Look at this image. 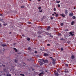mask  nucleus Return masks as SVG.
<instances>
[{
	"label": "nucleus",
	"instance_id": "12",
	"mask_svg": "<svg viewBox=\"0 0 76 76\" xmlns=\"http://www.w3.org/2000/svg\"><path fill=\"white\" fill-rule=\"evenodd\" d=\"M13 49H14V50H15V52H17L18 51V50H17L16 48H13Z\"/></svg>",
	"mask_w": 76,
	"mask_h": 76
},
{
	"label": "nucleus",
	"instance_id": "38",
	"mask_svg": "<svg viewBox=\"0 0 76 76\" xmlns=\"http://www.w3.org/2000/svg\"><path fill=\"white\" fill-rule=\"evenodd\" d=\"M61 51H63V48H61Z\"/></svg>",
	"mask_w": 76,
	"mask_h": 76
},
{
	"label": "nucleus",
	"instance_id": "33",
	"mask_svg": "<svg viewBox=\"0 0 76 76\" xmlns=\"http://www.w3.org/2000/svg\"><path fill=\"white\" fill-rule=\"evenodd\" d=\"M28 24H31V22H28Z\"/></svg>",
	"mask_w": 76,
	"mask_h": 76
},
{
	"label": "nucleus",
	"instance_id": "21",
	"mask_svg": "<svg viewBox=\"0 0 76 76\" xmlns=\"http://www.w3.org/2000/svg\"><path fill=\"white\" fill-rule=\"evenodd\" d=\"M27 41H30V40H31V39L30 38H28L27 39Z\"/></svg>",
	"mask_w": 76,
	"mask_h": 76
},
{
	"label": "nucleus",
	"instance_id": "27",
	"mask_svg": "<svg viewBox=\"0 0 76 76\" xmlns=\"http://www.w3.org/2000/svg\"><path fill=\"white\" fill-rule=\"evenodd\" d=\"M41 9V7H38L39 10H40Z\"/></svg>",
	"mask_w": 76,
	"mask_h": 76
},
{
	"label": "nucleus",
	"instance_id": "37",
	"mask_svg": "<svg viewBox=\"0 0 76 76\" xmlns=\"http://www.w3.org/2000/svg\"><path fill=\"white\" fill-rule=\"evenodd\" d=\"M47 45H48V46H50V44H47Z\"/></svg>",
	"mask_w": 76,
	"mask_h": 76
},
{
	"label": "nucleus",
	"instance_id": "20",
	"mask_svg": "<svg viewBox=\"0 0 76 76\" xmlns=\"http://www.w3.org/2000/svg\"><path fill=\"white\" fill-rule=\"evenodd\" d=\"M18 61V60L16 59H15L14 61V62H15V63H17V61Z\"/></svg>",
	"mask_w": 76,
	"mask_h": 76
},
{
	"label": "nucleus",
	"instance_id": "26",
	"mask_svg": "<svg viewBox=\"0 0 76 76\" xmlns=\"http://www.w3.org/2000/svg\"><path fill=\"white\" fill-rule=\"evenodd\" d=\"M20 75H21V76H25V75H24V74H20Z\"/></svg>",
	"mask_w": 76,
	"mask_h": 76
},
{
	"label": "nucleus",
	"instance_id": "10",
	"mask_svg": "<svg viewBox=\"0 0 76 76\" xmlns=\"http://www.w3.org/2000/svg\"><path fill=\"white\" fill-rule=\"evenodd\" d=\"M71 58H72V59H74V58H75V56H74V55H72L71 56Z\"/></svg>",
	"mask_w": 76,
	"mask_h": 76
},
{
	"label": "nucleus",
	"instance_id": "22",
	"mask_svg": "<svg viewBox=\"0 0 76 76\" xmlns=\"http://www.w3.org/2000/svg\"><path fill=\"white\" fill-rule=\"evenodd\" d=\"M24 7H25V6H21V8H24Z\"/></svg>",
	"mask_w": 76,
	"mask_h": 76
},
{
	"label": "nucleus",
	"instance_id": "1",
	"mask_svg": "<svg viewBox=\"0 0 76 76\" xmlns=\"http://www.w3.org/2000/svg\"><path fill=\"white\" fill-rule=\"evenodd\" d=\"M40 61H39L40 63H41V64H40V66H41L42 64L41 63V61H42L43 62H44V63H47L48 62V60H44V59H39Z\"/></svg>",
	"mask_w": 76,
	"mask_h": 76
},
{
	"label": "nucleus",
	"instance_id": "40",
	"mask_svg": "<svg viewBox=\"0 0 76 76\" xmlns=\"http://www.w3.org/2000/svg\"><path fill=\"white\" fill-rule=\"evenodd\" d=\"M1 26H2L1 24L0 23V28L1 27Z\"/></svg>",
	"mask_w": 76,
	"mask_h": 76
},
{
	"label": "nucleus",
	"instance_id": "32",
	"mask_svg": "<svg viewBox=\"0 0 76 76\" xmlns=\"http://www.w3.org/2000/svg\"><path fill=\"white\" fill-rule=\"evenodd\" d=\"M54 11H56V8H54Z\"/></svg>",
	"mask_w": 76,
	"mask_h": 76
},
{
	"label": "nucleus",
	"instance_id": "2",
	"mask_svg": "<svg viewBox=\"0 0 76 76\" xmlns=\"http://www.w3.org/2000/svg\"><path fill=\"white\" fill-rule=\"evenodd\" d=\"M64 12L65 14L66 15H67V14H68V10H65Z\"/></svg>",
	"mask_w": 76,
	"mask_h": 76
},
{
	"label": "nucleus",
	"instance_id": "45",
	"mask_svg": "<svg viewBox=\"0 0 76 76\" xmlns=\"http://www.w3.org/2000/svg\"><path fill=\"white\" fill-rule=\"evenodd\" d=\"M22 36H23V37H25V35H24V34H23Z\"/></svg>",
	"mask_w": 76,
	"mask_h": 76
},
{
	"label": "nucleus",
	"instance_id": "39",
	"mask_svg": "<svg viewBox=\"0 0 76 76\" xmlns=\"http://www.w3.org/2000/svg\"><path fill=\"white\" fill-rule=\"evenodd\" d=\"M0 66H2V64L0 63Z\"/></svg>",
	"mask_w": 76,
	"mask_h": 76
},
{
	"label": "nucleus",
	"instance_id": "53",
	"mask_svg": "<svg viewBox=\"0 0 76 76\" xmlns=\"http://www.w3.org/2000/svg\"><path fill=\"white\" fill-rule=\"evenodd\" d=\"M64 37H66V36L65 35H64Z\"/></svg>",
	"mask_w": 76,
	"mask_h": 76
},
{
	"label": "nucleus",
	"instance_id": "30",
	"mask_svg": "<svg viewBox=\"0 0 76 76\" xmlns=\"http://www.w3.org/2000/svg\"><path fill=\"white\" fill-rule=\"evenodd\" d=\"M50 19H51V20H53V19H54V17H51Z\"/></svg>",
	"mask_w": 76,
	"mask_h": 76
},
{
	"label": "nucleus",
	"instance_id": "17",
	"mask_svg": "<svg viewBox=\"0 0 76 76\" xmlns=\"http://www.w3.org/2000/svg\"><path fill=\"white\" fill-rule=\"evenodd\" d=\"M60 2V1H56V3H59Z\"/></svg>",
	"mask_w": 76,
	"mask_h": 76
},
{
	"label": "nucleus",
	"instance_id": "31",
	"mask_svg": "<svg viewBox=\"0 0 76 76\" xmlns=\"http://www.w3.org/2000/svg\"><path fill=\"white\" fill-rule=\"evenodd\" d=\"M59 69H58L57 70V71L58 72H59V73H60V71H59Z\"/></svg>",
	"mask_w": 76,
	"mask_h": 76
},
{
	"label": "nucleus",
	"instance_id": "18",
	"mask_svg": "<svg viewBox=\"0 0 76 76\" xmlns=\"http://www.w3.org/2000/svg\"><path fill=\"white\" fill-rule=\"evenodd\" d=\"M44 56H48V55L47 54L45 53L44 54Z\"/></svg>",
	"mask_w": 76,
	"mask_h": 76
},
{
	"label": "nucleus",
	"instance_id": "52",
	"mask_svg": "<svg viewBox=\"0 0 76 76\" xmlns=\"http://www.w3.org/2000/svg\"><path fill=\"white\" fill-rule=\"evenodd\" d=\"M4 26H5V24H4Z\"/></svg>",
	"mask_w": 76,
	"mask_h": 76
},
{
	"label": "nucleus",
	"instance_id": "11",
	"mask_svg": "<svg viewBox=\"0 0 76 76\" xmlns=\"http://www.w3.org/2000/svg\"><path fill=\"white\" fill-rule=\"evenodd\" d=\"M60 15H61V16H62L63 17H65V15H64V14L63 13L62 14H61Z\"/></svg>",
	"mask_w": 76,
	"mask_h": 76
},
{
	"label": "nucleus",
	"instance_id": "16",
	"mask_svg": "<svg viewBox=\"0 0 76 76\" xmlns=\"http://www.w3.org/2000/svg\"><path fill=\"white\" fill-rule=\"evenodd\" d=\"M7 76H11V74H7Z\"/></svg>",
	"mask_w": 76,
	"mask_h": 76
},
{
	"label": "nucleus",
	"instance_id": "28",
	"mask_svg": "<svg viewBox=\"0 0 76 76\" xmlns=\"http://www.w3.org/2000/svg\"><path fill=\"white\" fill-rule=\"evenodd\" d=\"M28 50H31V48L30 47H29L28 48Z\"/></svg>",
	"mask_w": 76,
	"mask_h": 76
},
{
	"label": "nucleus",
	"instance_id": "24",
	"mask_svg": "<svg viewBox=\"0 0 76 76\" xmlns=\"http://www.w3.org/2000/svg\"><path fill=\"white\" fill-rule=\"evenodd\" d=\"M56 16V17H58V14H57L56 15H55Z\"/></svg>",
	"mask_w": 76,
	"mask_h": 76
},
{
	"label": "nucleus",
	"instance_id": "8",
	"mask_svg": "<svg viewBox=\"0 0 76 76\" xmlns=\"http://www.w3.org/2000/svg\"><path fill=\"white\" fill-rule=\"evenodd\" d=\"M69 34L71 35H72V36H73V35H74V34H73L72 32H70Z\"/></svg>",
	"mask_w": 76,
	"mask_h": 76
},
{
	"label": "nucleus",
	"instance_id": "25",
	"mask_svg": "<svg viewBox=\"0 0 76 76\" xmlns=\"http://www.w3.org/2000/svg\"><path fill=\"white\" fill-rule=\"evenodd\" d=\"M39 34H41V31H38Z\"/></svg>",
	"mask_w": 76,
	"mask_h": 76
},
{
	"label": "nucleus",
	"instance_id": "46",
	"mask_svg": "<svg viewBox=\"0 0 76 76\" xmlns=\"http://www.w3.org/2000/svg\"><path fill=\"white\" fill-rule=\"evenodd\" d=\"M54 14H56V12H54Z\"/></svg>",
	"mask_w": 76,
	"mask_h": 76
},
{
	"label": "nucleus",
	"instance_id": "14",
	"mask_svg": "<svg viewBox=\"0 0 76 76\" xmlns=\"http://www.w3.org/2000/svg\"><path fill=\"white\" fill-rule=\"evenodd\" d=\"M2 47H4L5 46H7V45H6V44H3L2 45Z\"/></svg>",
	"mask_w": 76,
	"mask_h": 76
},
{
	"label": "nucleus",
	"instance_id": "34",
	"mask_svg": "<svg viewBox=\"0 0 76 76\" xmlns=\"http://www.w3.org/2000/svg\"><path fill=\"white\" fill-rule=\"evenodd\" d=\"M50 37L51 38H53V36L50 35Z\"/></svg>",
	"mask_w": 76,
	"mask_h": 76
},
{
	"label": "nucleus",
	"instance_id": "54",
	"mask_svg": "<svg viewBox=\"0 0 76 76\" xmlns=\"http://www.w3.org/2000/svg\"><path fill=\"white\" fill-rule=\"evenodd\" d=\"M0 15H1V16H2V14H1Z\"/></svg>",
	"mask_w": 76,
	"mask_h": 76
},
{
	"label": "nucleus",
	"instance_id": "42",
	"mask_svg": "<svg viewBox=\"0 0 76 76\" xmlns=\"http://www.w3.org/2000/svg\"><path fill=\"white\" fill-rule=\"evenodd\" d=\"M34 53H37V51H35L34 52Z\"/></svg>",
	"mask_w": 76,
	"mask_h": 76
},
{
	"label": "nucleus",
	"instance_id": "35",
	"mask_svg": "<svg viewBox=\"0 0 76 76\" xmlns=\"http://www.w3.org/2000/svg\"><path fill=\"white\" fill-rule=\"evenodd\" d=\"M58 7H60V4H58Z\"/></svg>",
	"mask_w": 76,
	"mask_h": 76
},
{
	"label": "nucleus",
	"instance_id": "15",
	"mask_svg": "<svg viewBox=\"0 0 76 76\" xmlns=\"http://www.w3.org/2000/svg\"><path fill=\"white\" fill-rule=\"evenodd\" d=\"M72 18L73 19H76V17L75 16H73L72 17Z\"/></svg>",
	"mask_w": 76,
	"mask_h": 76
},
{
	"label": "nucleus",
	"instance_id": "59",
	"mask_svg": "<svg viewBox=\"0 0 76 76\" xmlns=\"http://www.w3.org/2000/svg\"><path fill=\"white\" fill-rule=\"evenodd\" d=\"M46 72H47V71H46Z\"/></svg>",
	"mask_w": 76,
	"mask_h": 76
},
{
	"label": "nucleus",
	"instance_id": "43",
	"mask_svg": "<svg viewBox=\"0 0 76 76\" xmlns=\"http://www.w3.org/2000/svg\"><path fill=\"white\" fill-rule=\"evenodd\" d=\"M52 16H54V14H52Z\"/></svg>",
	"mask_w": 76,
	"mask_h": 76
},
{
	"label": "nucleus",
	"instance_id": "55",
	"mask_svg": "<svg viewBox=\"0 0 76 76\" xmlns=\"http://www.w3.org/2000/svg\"><path fill=\"white\" fill-rule=\"evenodd\" d=\"M65 73H66V71H65Z\"/></svg>",
	"mask_w": 76,
	"mask_h": 76
},
{
	"label": "nucleus",
	"instance_id": "41",
	"mask_svg": "<svg viewBox=\"0 0 76 76\" xmlns=\"http://www.w3.org/2000/svg\"><path fill=\"white\" fill-rule=\"evenodd\" d=\"M41 37V36H38V37L39 38H40Z\"/></svg>",
	"mask_w": 76,
	"mask_h": 76
},
{
	"label": "nucleus",
	"instance_id": "6",
	"mask_svg": "<svg viewBox=\"0 0 76 76\" xmlns=\"http://www.w3.org/2000/svg\"><path fill=\"white\" fill-rule=\"evenodd\" d=\"M41 51H44V47H42V49H40Z\"/></svg>",
	"mask_w": 76,
	"mask_h": 76
},
{
	"label": "nucleus",
	"instance_id": "49",
	"mask_svg": "<svg viewBox=\"0 0 76 76\" xmlns=\"http://www.w3.org/2000/svg\"><path fill=\"white\" fill-rule=\"evenodd\" d=\"M74 9H76V8H75V7H74Z\"/></svg>",
	"mask_w": 76,
	"mask_h": 76
},
{
	"label": "nucleus",
	"instance_id": "4",
	"mask_svg": "<svg viewBox=\"0 0 76 76\" xmlns=\"http://www.w3.org/2000/svg\"><path fill=\"white\" fill-rule=\"evenodd\" d=\"M74 15H73V13H70L69 14V16H74Z\"/></svg>",
	"mask_w": 76,
	"mask_h": 76
},
{
	"label": "nucleus",
	"instance_id": "23",
	"mask_svg": "<svg viewBox=\"0 0 76 76\" xmlns=\"http://www.w3.org/2000/svg\"><path fill=\"white\" fill-rule=\"evenodd\" d=\"M3 70L4 72H6V68H4Z\"/></svg>",
	"mask_w": 76,
	"mask_h": 76
},
{
	"label": "nucleus",
	"instance_id": "47",
	"mask_svg": "<svg viewBox=\"0 0 76 76\" xmlns=\"http://www.w3.org/2000/svg\"><path fill=\"white\" fill-rule=\"evenodd\" d=\"M66 31H69V30H68V29H67L66 30Z\"/></svg>",
	"mask_w": 76,
	"mask_h": 76
},
{
	"label": "nucleus",
	"instance_id": "3",
	"mask_svg": "<svg viewBox=\"0 0 76 76\" xmlns=\"http://www.w3.org/2000/svg\"><path fill=\"white\" fill-rule=\"evenodd\" d=\"M54 73H55V75L56 76H58V72H54Z\"/></svg>",
	"mask_w": 76,
	"mask_h": 76
},
{
	"label": "nucleus",
	"instance_id": "5",
	"mask_svg": "<svg viewBox=\"0 0 76 76\" xmlns=\"http://www.w3.org/2000/svg\"><path fill=\"white\" fill-rule=\"evenodd\" d=\"M56 61H55V60L54 59L53 60V62L52 63L53 64H55V62Z\"/></svg>",
	"mask_w": 76,
	"mask_h": 76
},
{
	"label": "nucleus",
	"instance_id": "7",
	"mask_svg": "<svg viewBox=\"0 0 76 76\" xmlns=\"http://www.w3.org/2000/svg\"><path fill=\"white\" fill-rule=\"evenodd\" d=\"M43 74H44V73L42 72L40 73L39 74V76H41V75H43Z\"/></svg>",
	"mask_w": 76,
	"mask_h": 76
},
{
	"label": "nucleus",
	"instance_id": "29",
	"mask_svg": "<svg viewBox=\"0 0 76 76\" xmlns=\"http://www.w3.org/2000/svg\"><path fill=\"white\" fill-rule=\"evenodd\" d=\"M40 12H42V10H39Z\"/></svg>",
	"mask_w": 76,
	"mask_h": 76
},
{
	"label": "nucleus",
	"instance_id": "50",
	"mask_svg": "<svg viewBox=\"0 0 76 76\" xmlns=\"http://www.w3.org/2000/svg\"><path fill=\"white\" fill-rule=\"evenodd\" d=\"M16 45V43H15L14 44V45Z\"/></svg>",
	"mask_w": 76,
	"mask_h": 76
},
{
	"label": "nucleus",
	"instance_id": "13",
	"mask_svg": "<svg viewBox=\"0 0 76 76\" xmlns=\"http://www.w3.org/2000/svg\"><path fill=\"white\" fill-rule=\"evenodd\" d=\"M74 21H72V22L71 23V25H73V24H74Z\"/></svg>",
	"mask_w": 76,
	"mask_h": 76
},
{
	"label": "nucleus",
	"instance_id": "51",
	"mask_svg": "<svg viewBox=\"0 0 76 76\" xmlns=\"http://www.w3.org/2000/svg\"><path fill=\"white\" fill-rule=\"evenodd\" d=\"M50 58H52V57H50Z\"/></svg>",
	"mask_w": 76,
	"mask_h": 76
},
{
	"label": "nucleus",
	"instance_id": "36",
	"mask_svg": "<svg viewBox=\"0 0 76 76\" xmlns=\"http://www.w3.org/2000/svg\"><path fill=\"white\" fill-rule=\"evenodd\" d=\"M2 66H3V67H5V65H3V64H2Z\"/></svg>",
	"mask_w": 76,
	"mask_h": 76
},
{
	"label": "nucleus",
	"instance_id": "57",
	"mask_svg": "<svg viewBox=\"0 0 76 76\" xmlns=\"http://www.w3.org/2000/svg\"><path fill=\"white\" fill-rule=\"evenodd\" d=\"M38 1H40V0H38Z\"/></svg>",
	"mask_w": 76,
	"mask_h": 76
},
{
	"label": "nucleus",
	"instance_id": "48",
	"mask_svg": "<svg viewBox=\"0 0 76 76\" xmlns=\"http://www.w3.org/2000/svg\"><path fill=\"white\" fill-rule=\"evenodd\" d=\"M9 34H12V32H10L9 33Z\"/></svg>",
	"mask_w": 76,
	"mask_h": 76
},
{
	"label": "nucleus",
	"instance_id": "19",
	"mask_svg": "<svg viewBox=\"0 0 76 76\" xmlns=\"http://www.w3.org/2000/svg\"><path fill=\"white\" fill-rule=\"evenodd\" d=\"M60 25H61V26H63V25H64V24H63V23H61V24H60Z\"/></svg>",
	"mask_w": 76,
	"mask_h": 76
},
{
	"label": "nucleus",
	"instance_id": "9",
	"mask_svg": "<svg viewBox=\"0 0 76 76\" xmlns=\"http://www.w3.org/2000/svg\"><path fill=\"white\" fill-rule=\"evenodd\" d=\"M51 27L50 26H49L48 27V28L46 29L47 30H49L50 29Z\"/></svg>",
	"mask_w": 76,
	"mask_h": 76
},
{
	"label": "nucleus",
	"instance_id": "56",
	"mask_svg": "<svg viewBox=\"0 0 76 76\" xmlns=\"http://www.w3.org/2000/svg\"><path fill=\"white\" fill-rule=\"evenodd\" d=\"M29 1H31L32 0H29Z\"/></svg>",
	"mask_w": 76,
	"mask_h": 76
},
{
	"label": "nucleus",
	"instance_id": "44",
	"mask_svg": "<svg viewBox=\"0 0 76 76\" xmlns=\"http://www.w3.org/2000/svg\"><path fill=\"white\" fill-rule=\"evenodd\" d=\"M65 65H66V66H68V64H65Z\"/></svg>",
	"mask_w": 76,
	"mask_h": 76
},
{
	"label": "nucleus",
	"instance_id": "58",
	"mask_svg": "<svg viewBox=\"0 0 76 76\" xmlns=\"http://www.w3.org/2000/svg\"><path fill=\"white\" fill-rule=\"evenodd\" d=\"M69 36H70V35H69Z\"/></svg>",
	"mask_w": 76,
	"mask_h": 76
}]
</instances>
